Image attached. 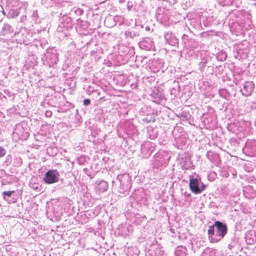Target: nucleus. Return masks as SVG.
<instances>
[{"instance_id":"obj_13","label":"nucleus","mask_w":256,"mask_h":256,"mask_svg":"<svg viewBox=\"0 0 256 256\" xmlns=\"http://www.w3.org/2000/svg\"><path fill=\"white\" fill-rule=\"evenodd\" d=\"M44 114L48 118H50L52 115V113H44Z\"/></svg>"},{"instance_id":"obj_22","label":"nucleus","mask_w":256,"mask_h":256,"mask_svg":"<svg viewBox=\"0 0 256 256\" xmlns=\"http://www.w3.org/2000/svg\"><path fill=\"white\" fill-rule=\"evenodd\" d=\"M50 150H52V148H48L47 149L48 152Z\"/></svg>"},{"instance_id":"obj_3","label":"nucleus","mask_w":256,"mask_h":256,"mask_svg":"<svg viewBox=\"0 0 256 256\" xmlns=\"http://www.w3.org/2000/svg\"><path fill=\"white\" fill-rule=\"evenodd\" d=\"M67 14H64L63 16L60 19V26L68 29L72 26L73 22L72 18L68 16Z\"/></svg>"},{"instance_id":"obj_16","label":"nucleus","mask_w":256,"mask_h":256,"mask_svg":"<svg viewBox=\"0 0 256 256\" xmlns=\"http://www.w3.org/2000/svg\"><path fill=\"white\" fill-rule=\"evenodd\" d=\"M2 14H4V15H6L7 16V12H6L5 11H4V10L2 11Z\"/></svg>"},{"instance_id":"obj_8","label":"nucleus","mask_w":256,"mask_h":256,"mask_svg":"<svg viewBox=\"0 0 256 256\" xmlns=\"http://www.w3.org/2000/svg\"><path fill=\"white\" fill-rule=\"evenodd\" d=\"M12 31L11 26L8 24H4L2 27V35H6L10 33Z\"/></svg>"},{"instance_id":"obj_5","label":"nucleus","mask_w":256,"mask_h":256,"mask_svg":"<svg viewBox=\"0 0 256 256\" xmlns=\"http://www.w3.org/2000/svg\"><path fill=\"white\" fill-rule=\"evenodd\" d=\"M190 190L194 194H200L202 190L199 188V183L196 178H194L193 176L190 180Z\"/></svg>"},{"instance_id":"obj_10","label":"nucleus","mask_w":256,"mask_h":256,"mask_svg":"<svg viewBox=\"0 0 256 256\" xmlns=\"http://www.w3.org/2000/svg\"><path fill=\"white\" fill-rule=\"evenodd\" d=\"M211 226L209 227V228L208 229V234L210 236H213L214 234V226Z\"/></svg>"},{"instance_id":"obj_18","label":"nucleus","mask_w":256,"mask_h":256,"mask_svg":"<svg viewBox=\"0 0 256 256\" xmlns=\"http://www.w3.org/2000/svg\"><path fill=\"white\" fill-rule=\"evenodd\" d=\"M126 174H124V175L122 176V178H125V177H126Z\"/></svg>"},{"instance_id":"obj_1","label":"nucleus","mask_w":256,"mask_h":256,"mask_svg":"<svg viewBox=\"0 0 256 256\" xmlns=\"http://www.w3.org/2000/svg\"><path fill=\"white\" fill-rule=\"evenodd\" d=\"M60 176L56 170H49L44 174L42 180L46 184H52L58 182Z\"/></svg>"},{"instance_id":"obj_9","label":"nucleus","mask_w":256,"mask_h":256,"mask_svg":"<svg viewBox=\"0 0 256 256\" xmlns=\"http://www.w3.org/2000/svg\"><path fill=\"white\" fill-rule=\"evenodd\" d=\"M14 193V190L4 191L2 192L3 198L8 200L7 198L11 197L12 195Z\"/></svg>"},{"instance_id":"obj_23","label":"nucleus","mask_w":256,"mask_h":256,"mask_svg":"<svg viewBox=\"0 0 256 256\" xmlns=\"http://www.w3.org/2000/svg\"><path fill=\"white\" fill-rule=\"evenodd\" d=\"M118 178L120 180V176H118Z\"/></svg>"},{"instance_id":"obj_11","label":"nucleus","mask_w":256,"mask_h":256,"mask_svg":"<svg viewBox=\"0 0 256 256\" xmlns=\"http://www.w3.org/2000/svg\"><path fill=\"white\" fill-rule=\"evenodd\" d=\"M6 154V150L2 146H0V158L4 156Z\"/></svg>"},{"instance_id":"obj_12","label":"nucleus","mask_w":256,"mask_h":256,"mask_svg":"<svg viewBox=\"0 0 256 256\" xmlns=\"http://www.w3.org/2000/svg\"><path fill=\"white\" fill-rule=\"evenodd\" d=\"M83 104L84 106H88L90 104V100L89 98H86L83 100Z\"/></svg>"},{"instance_id":"obj_6","label":"nucleus","mask_w":256,"mask_h":256,"mask_svg":"<svg viewBox=\"0 0 256 256\" xmlns=\"http://www.w3.org/2000/svg\"><path fill=\"white\" fill-rule=\"evenodd\" d=\"M96 188L102 192H105L108 188V184L103 180H100L96 182Z\"/></svg>"},{"instance_id":"obj_17","label":"nucleus","mask_w":256,"mask_h":256,"mask_svg":"<svg viewBox=\"0 0 256 256\" xmlns=\"http://www.w3.org/2000/svg\"><path fill=\"white\" fill-rule=\"evenodd\" d=\"M218 240H214L212 239L211 240L210 242H217Z\"/></svg>"},{"instance_id":"obj_24","label":"nucleus","mask_w":256,"mask_h":256,"mask_svg":"<svg viewBox=\"0 0 256 256\" xmlns=\"http://www.w3.org/2000/svg\"><path fill=\"white\" fill-rule=\"evenodd\" d=\"M126 6H127V8H128V2L127 3Z\"/></svg>"},{"instance_id":"obj_4","label":"nucleus","mask_w":256,"mask_h":256,"mask_svg":"<svg viewBox=\"0 0 256 256\" xmlns=\"http://www.w3.org/2000/svg\"><path fill=\"white\" fill-rule=\"evenodd\" d=\"M58 54L56 50L52 51L50 53L48 52V55L46 56V58L50 66H53L57 64L58 61Z\"/></svg>"},{"instance_id":"obj_15","label":"nucleus","mask_w":256,"mask_h":256,"mask_svg":"<svg viewBox=\"0 0 256 256\" xmlns=\"http://www.w3.org/2000/svg\"><path fill=\"white\" fill-rule=\"evenodd\" d=\"M32 188L33 189H35V190H38V186H33Z\"/></svg>"},{"instance_id":"obj_25","label":"nucleus","mask_w":256,"mask_h":256,"mask_svg":"<svg viewBox=\"0 0 256 256\" xmlns=\"http://www.w3.org/2000/svg\"><path fill=\"white\" fill-rule=\"evenodd\" d=\"M120 2H122V0H120Z\"/></svg>"},{"instance_id":"obj_14","label":"nucleus","mask_w":256,"mask_h":256,"mask_svg":"<svg viewBox=\"0 0 256 256\" xmlns=\"http://www.w3.org/2000/svg\"><path fill=\"white\" fill-rule=\"evenodd\" d=\"M74 12H82V10H81L79 9V8H76V10H74Z\"/></svg>"},{"instance_id":"obj_20","label":"nucleus","mask_w":256,"mask_h":256,"mask_svg":"<svg viewBox=\"0 0 256 256\" xmlns=\"http://www.w3.org/2000/svg\"><path fill=\"white\" fill-rule=\"evenodd\" d=\"M76 117H78H78H80V116H79V115H78V113H76Z\"/></svg>"},{"instance_id":"obj_21","label":"nucleus","mask_w":256,"mask_h":256,"mask_svg":"<svg viewBox=\"0 0 256 256\" xmlns=\"http://www.w3.org/2000/svg\"><path fill=\"white\" fill-rule=\"evenodd\" d=\"M45 112H52L50 110H46Z\"/></svg>"},{"instance_id":"obj_19","label":"nucleus","mask_w":256,"mask_h":256,"mask_svg":"<svg viewBox=\"0 0 256 256\" xmlns=\"http://www.w3.org/2000/svg\"><path fill=\"white\" fill-rule=\"evenodd\" d=\"M19 161H20V162H19V165H20V164H22V162L21 161V160H20H20H19Z\"/></svg>"},{"instance_id":"obj_2","label":"nucleus","mask_w":256,"mask_h":256,"mask_svg":"<svg viewBox=\"0 0 256 256\" xmlns=\"http://www.w3.org/2000/svg\"><path fill=\"white\" fill-rule=\"evenodd\" d=\"M214 226L217 228L218 236L220 237V240L227 233V226L220 222L216 221L214 222Z\"/></svg>"},{"instance_id":"obj_7","label":"nucleus","mask_w":256,"mask_h":256,"mask_svg":"<svg viewBox=\"0 0 256 256\" xmlns=\"http://www.w3.org/2000/svg\"><path fill=\"white\" fill-rule=\"evenodd\" d=\"M20 11L18 8L12 7L8 10L7 16L8 18H14L18 15Z\"/></svg>"}]
</instances>
